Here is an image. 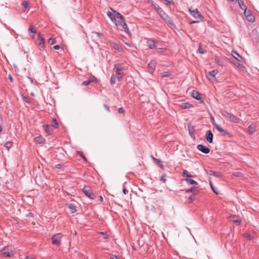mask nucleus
<instances>
[{"instance_id": "nucleus-47", "label": "nucleus", "mask_w": 259, "mask_h": 259, "mask_svg": "<svg viewBox=\"0 0 259 259\" xmlns=\"http://www.w3.org/2000/svg\"><path fill=\"white\" fill-rule=\"evenodd\" d=\"M230 61H231V63L234 64L235 66H236L237 67H239L240 66V64L239 63H237L234 60H233L232 61L231 60Z\"/></svg>"}, {"instance_id": "nucleus-39", "label": "nucleus", "mask_w": 259, "mask_h": 259, "mask_svg": "<svg viewBox=\"0 0 259 259\" xmlns=\"http://www.w3.org/2000/svg\"><path fill=\"white\" fill-rule=\"evenodd\" d=\"M116 77L114 75H112L110 78V83L113 84L116 82Z\"/></svg>"}, {"instance_id": "nucleus-55", "label": "nucleus", "mask_w": 259, "mask_h": 259, "mask_svg": "<svg viewBox=\"0 0 259 259\" xmlns=\"http://www.w3.org/2000/svg\"><path fill=\"white\" fill-rule=\"evenodd\" d=\"M54 49L58 50L60 48V46L59 45H55L53 47Z\"/></svg>"}, {"instance_id": "nucleus-17", "label": "nucleus", "mask_w": 259, "mask_h": 259, "mask_svg": "<svg viewBox=\"0 0 259 259\" xmlns=\"http://www.w3.org/2000/svg\"><path fill=\"white\" fill-rule=\"evenodd\" d=\"M213 125L215 126V128L220 132L224 133L227 135H230V134L227 132V131L223 129L220 125L217 124V123H213Z\"/></svg>"}, {"instance_id": "nucleus-63", "label": "nucleus", "mask_w": 259, "mask_h": 259, "mask_svg": "<svg viewBox=\"0 0 259 259\" xmlns=\"http://www.w3.org/2000/svg\"><path fill=\"white\" fill-rule=\"evenodd\" d=\"M25 259H33L31 257H27Z\"/></svg>"}, {"instance_id": "nucleus-43", "label": "nucleus", "mask_w": 259, "mask_h": 259, "mask_svg": "<svg viewBox=\"0 0 259 259\" xmlns=\"http://www.w3.org/2000/svg\"><path fill=\"white\" fill-rule=\"evenodd\" d=\"M166 49L164 48H157V52L158 53H164Z\"/></svg>"}, {"instance_id": "nucleus-33", "label": "nucleus", "mask_w": 259, "mask_h": 259, "mask_svg": "<svg viewBox=\"0 0 259 259\" xmlns=\"http://www.w3.org/2000/svg\"><path fill=\"white\" fill-rule=\"evenodd\" d=\"M170 75V73L168 71H165L161 73V76L162 77H169Z\"/></svg>"}, {"instance_id": "nucleus-13", "label": "nucleus", "mask_w": 259, "mask_h": 259, "mask_svg": "<svg viewBox=\"0 0 259 259\" xmlns=\"http://www.w3.org/2000/svg\"><path fill=\"white\" fill-rule=\"evenodd\" d=\"M98 82V79L94 77L90 78L88 80L84 81L82 82V85L84 86H88L90 85L91 82Z\"/></svg>"}, {"instance_id": "nucleus-1", "label": "nucleus", "mask_w": 259, "mask_h": 259, "mask_svg": "<svg viewBox=\"0 0 259 259\" xmlns=\"http://www.w3.org/2000/svg\"><path fill=\"white\" fill-rule=\"evenodd\" d=\"M111 10L113 11V13L115 14V16L117 19H118V20L117 21L116 20V23H114L116 26L118 27H121L120 29L122 31H124L125 32H126L127 31H128V29L127 27V26L126 24L125 23L124 18L118 12H117L116 11L113 10L111 9Z\"/></svg>"}, {"instance_id": "nucleus-12", "label": "nucleus", "mask_w": 259, "mask_h": 259, "mask_svg": "<svg viewBox=\"0 0 259 259\" xmlns=\"http://www.w3.org/2000/svg\"><path fill=\"white\" fill-rule=\"evenodd\" d=\"M218 73V71L217 69L212 70L211 71L208 72L206 74V77L209 79L210 80L213 78H214L216 74Z\"/></svg>"}, {"instance_id": "nucleus-32", "label": "nucleus", "mask_w": 259, "mask_h": 259, "mask_svg": "<svg viewBox=\"0 0 259 259\" xmlns=\"http://www.w3.org/2000/svg\"><path fill=\"white\" fill-rule=\"evenodd\" d=\"M29 31L31 33H33L35 34L36 33V30L35 27H34L32 25H30L29 28Z\"/></svg>"}, {"instance_id": "nucleus-52", "label": "nucleus", "mask_w": 259, "mask_h": 259, "mask_svg": "<svg viewBox=\"0 0 259 259\" xmlns=\"http://www.w3.org/2000/svg\"><path fill=\"white\" fill-rule=\"evenodd\" d=\"M48 42L51 45L53 44L54 43V40L52 38H49L48 39Z\"/></svg>"}, {"instance_id": "nucleus-27", "label": "nucleus", "mask_w": 259, "mask_h": 259, "mask_svg": "<svg viewBox=\"0 0 259 259\" xmlns=\"http://www.w3.org/2000/svg\"><path fill=\"white\" fill-rule=\"evenodd\" d=\"M107 16L114 23H116V18L113 16V14L112 12H107Z\"/></svg>"}, {"instance_id": "nucleus-6", "label": "nucleus", "mask_w": 259, "mask_h": 259, "mask_svg": "<svg viewBox=\"0 0 259 259\" xmlns=\"http://www.w3.org/2000/svg\"><path fill=\"white\" fill-rule=\"evenodd\" d=\"M82 192L87 197L91 199H94L96 197V195L93 193L92 190L90 188L84 187L82 189Z\"/></svg>"}, {"instance_id": "nucleus-8", "label": "nucleus", "mask_w": 259, "mask_h": 259, "mask_svg": "<svg viewBox=\"0 0 259 259\" xmlns=\"http://www.w3.org/2000/svg\"><path fill=\"white\" fill-rule=\"evenodd\" d=\"M61 238L62 236L60 233L54 235L52 238V243L54 245H59L60 244Z\"/></svg>"}, {"instance_id": "nucleus-16", "label": "nucleus", "mask_w": 259, "mask_h": 259, "mask_svg": "<svg viewBox=\"0 0 259 259\" xmlns=\"http://www.w3.org/2000/svg\"><path fill=\"white\" fill-rule=\"evenodd\" d=\"M147 43L150 49H154L156 48V42L152 39H148Z\"/></svg>"}, {"instance_id": "nucleus-51", "label": "nucleus", "mask_w": 259, "mask_h": 259, "mask_svg": "<svg viewBox=\"0 0 259 259\" xmlns=\"http://www.w3.org/2000/svg\"><path fill=\"white\" fill-rule=\"evenodd\" d=\"M209 184H210V186L211 187V189H212L213 191L215 193L218 194V193L214 190L213 187L212 186V182H211L210 178H209Z\"/></svg>"}, {"instance_id": "nucleus-53", "label": "nucleus", "mask_w": 259, "mask_h": 259, "mask_svg": "<svg viewBox=\"0 0 259 259\" xmlns=\"http://www.w3.org/2000/svg\"><path fill=\"white\" fill-rule=\"evenodd\" d=\"M110 259H119V258L115 255H111L110 256Z\"/></svg>"}, {"instance_id": "nucleus-56", "label": "nucleus", "mask_w": 259, "mask_h": 259, "mask_svg": "<svg viewBox=\"0 0 259 259\" xmlns=\"http://www.w3.org/2000/svg\"><path fill=\"white\" fill-rule=\"evenodd\" d=\"M166 2V5H168L170 4V2L169 0H164Z\"/></svg>"}, {"instance_id": "nucleus-54", "label": "nucleus", "mask_w": 259, "mask_h": 259, "mask_svg": "<svg viewBox=\"0 0 259 259\" xmlns=\"http://www.w3.org/2000/svg\"><path fill=\"white\" fill-rule=\"evenodd\" d=\"M100 234L103 236V237H104V239H106V238H108L107 235L105 233H104V232H100Z\"/></svg>"}, {"instance_id": "nucleus-5", "label": "nucleus", "mask_w": 259, "mask_h": 259, "mask_svg": "<svg viewBox=\"0 0 259 259\" xmlns=\"http://www.w3.org/2000/svg\"><path fill=\"white\" fill-rule=\"evenodd\" d=\"M189 12L191 15L195 19H198L199 20H202L203 17L198 12L197 9H193L192 7L189 8Z\"/></svg>"}, {"instance_id": "nucleus-35", "label": "nucleus", "mask_w": 259, "mask_h": 259, "mask_svg": "<svg viewBox=\"0 0 259 259\" xmlns=\"http://www.w3.org/2000/svg\"><path fill=\"white\" fill-rule=\"evenodd\" d=\"M244 237L246 239L249 240H251L253 238L251 234H248V233L244 234Z\"/></svg>"}, {"instance_id": "nucleus-59", "label": "nucleus", "mask_w": 259, "mask_h": 259, "mask_svg": "<svg viewBox=\"0 0 259 259\" xmlns=\"http://www.w3.org/2000/svg\"><path fill=\"white\" fill-rule=\"evenodd\" d=\"M28 79L31 83L33 82V79L31 78L28 77Z\"/></svg>"}, {"instance_id": "nucleus-28", "label": "nucleus", "mask_w": 259, "mask_h": 259, "mask_svg": "<svg viewBox=\"0 0 259 259\" xmlns=\"http://www.w3.org/2000/svg\"><path fill=\"white\" fill-rule=\"evenodd\" d=\"M238 3L240 5V8L242 10H245V9H247V7H246V5L244 4V2L242 1H241V0L238 1Z\"/></svg>"}, {"instance_id": "nucleus-11", "label": "nucleus", "mask_w": 259, "mask_h": 259, "mask_svg": "<svg viewBox=\"0 0 259 259\" xmlns=\"http://www.w3.org/2000/svg\"><path fill=\"white\" fill-rule=\"evenodd\" d=\"M37 44L40 48H43L45 46V39L40 33L38 34Z\"/></svg>"}, {"instance_id": "nucleus-21", "label": "nucleus", "mask_w": 259, "mask_h": 259, "mask_svg": "<svg viewBox=\"0 0 259 259\" xmlns=\"http://www.w3.org/2000/svg\"><path fill=\"white\" fill-rule=\"evenodd\" d=\"M44 129L48 135H51L53 132L52 129H51L48 124H45L44 125Z\"/></svg>"}, {"instance_id": "nucleus-2", "label": "nucleus", "mask_w": 259, "mask_h": 259, "mask_svg": "<svg viewBox=\"0 0 259 259\" xmlns=\"http://www.w3.org/2000/svg\"><path fill=\"white\" fill-rule=\"evenodd\" d=\"M154 9L161 17V18L164 20L169 25L174 26V22L171 18L163 11V10L160 8L158 5H156L154 6Z\"/></svg>"}, {"instance_id": "nucleus-36", "label": "nucleus", "mask_w": 259, "mask_h": 259, "mask_svg": "<svg viewBox=\"0 0 259 259\" xmlns=\"http://www.w3.org/2000/svg\"><path fill=\"white\" fill-rule=\"evenodd\" d=\"M183 176L184 177H187V178L191 177V175L188 174V172L187 170H184L183 172Z\"/></svg>"}, {"instance_id": "nucleus-7", "label": "nucleus", "mask_w": 259, "mask_h": 259, "mask_svg": "<svg viewBox=\"0 0 259 259\" xmlns=\"http://www.w3.org/2000/svg\"><path fill=\"white\" fill-rule=\"evenodd\" d=\"M244 14L247 20L250 22H253L254 21L255 19L252 14V12L250 10L245 9L244 12Z\"/></svg>"}, {"instance_id": "nucleus-48", "label": "nucleus", "mask_w": 259, "mask_h": 259, "mask_svg": "<svg viewBox=\"0 0 259 259\" xmlns=\"http://www.w3.org/2000/svg\"><path fill=\"white\" fill-rule=\"evenodd\" d=\"M118 113H123L125 111L124 109L122 107H120L118 110Z\"/></svg>"}, {"instance_id": "nucleus-25", "label": "nucleus", "mask_w": 259, "mask_h": 259, "mask_svg": "<svg viewBox=\"0 0 259 259\" xmlns=\"http://www.w3.org/2000/svg\"><path fill=\"white\" fill-rule=\"evenodd\" d=\"M215 62L220 66H223L224 65L223 62L222 61L221 58H220L219 56H215Z\"/></svg>"}, {"instance_id": "nucleus-45", "label": "nucleus", "mask_w": 259, "mask_h": 259, "mask_svg": "<svg viewBox=\"0 0 259 259\" xmlns=\"http://www.w3.org/2000/svg\"><path fill=\"white\" fill-rule=\"evenodd\" d=\"M165 177H166V175L165 174H164L160 178V180L161 181H162L163 183H165L166 181V180L165 179Z\"/></svg>"}, {"instance_id": "nucleus-38", "label": "nucleus", "mask_w": 259, "mask_h": 259, "mask_svg": "<svg viewBox=\"0 0 259 259\" xmlns=\"http://www.w3.org/2000/svg\"><path fill=\"white\" fill-rule=\"evenodd\" d=\"M233 175L234 176L237 177H241L243 176V174L241 172H240V171L234 172Z\"/></svg>"}, {"instance_id": "nucleus-37", "label": "nucleus", "mask_w": 259, "mask_h": 259, "mask_svg": "<svg viewBox=\"0 0 259 259\" xmlns=\"http://www.w3.org/2000/svg\"><path fill=\"white\" fill-rule=\"evenodd\" d=\"M152 159H153V160L155 162H156L157 163V164H159V166H160V167H162V163H161V160H160V159H157V158H154V157H152Z\"/></svg>"}, {"instance_id": "nucleus-50", "label": "nucleus", "mask_w": 259, "mask_h": 259, "mask_svg": "<svg viewBox=\"0 0 259 259\" xmlns=\"http://www.w3.org/2000/svg\"><path fill=\"white\" fill-rule=\"evenodd\" d=\"M196 190L195 188H191L187 191L188 192H192L194 193Z\"/></svg>"}, {"instance_id": "nucleus-26", "label": "nucleus", "mask_w": 259, "mask_h": 259, "mask_svg": "<svg viewBox=\"0 0 259 259\" xmlns=\"http://www.w3.org/2000/svg\"><path fill=\"white\" fill-rule=\"evenodd\" d=\"M230 220L235 223L237 225H239L241 223V221L239 219H236L235 216H230Z\"/></svg>"}, {"instance_id": "nucleus-3", "label": "nucleus", "mask_w": 259, "mask_h": 259, "mask_svg": "<svg viewBox=\"0 0 259 259\" xmlns=\"http://www.w3.org/2000/svg\"><path fill=\"white\" fill-rule=\"evenodd\" d=\"M221 114L225 118L230 121L235 123H238L239 121V119L237 117L225 110L222 111Z\"/></svg>"}, {"instance_id": "nucleus-49", "label": "nucleus", "mask_w": 259, "mask_h": 259, "mask_svg": "<svg viewBox=\"0 0 259 259\" xmlns=\"http://www.w3.org/2000/svg\"><path fill=\"white\" fill-rule=\"evenodd\" d=\"M194 200V197L193 196H190L188 199L189 203H192Z\"/></svg>"}, {"instance_id": "nucleus-15", "label": "nucleus", "mask_w": 259, "mask_h": 259, "mask_svg": "<svg viewBox=\"0 0 259 259\" xmlns=\"http://www.w3.org/2000/svg\"><path fill=\"white\" fill-rule=\"evenodd\" d=\"M206 173L210 176H213L217 178H220L222 175L219 172L214 171L211 170H205Z\"/></svg>"}, {"instance_id": "nucleus-4", "label": "nucleus", "mask_w": 259, "mask_h": 259, "mask_svg": "<svg viewBox=\"0 0 259 259\" xmlns=\"http://www.w3.org/2000/svg\"><path fill=\"white\" fill-rule=\"evenodd\" d=\"M0 254L5 257H11L14 255V251L9 247L6 246L0 250Z\"/></svg>"}, {"instance_id": "nucleus-20", "label": "nucleus", "mask_w": 259, "mask_h": 259, "mask_svg": "<svg viewBox=\"0 0 259 259\" xmlns=\"http://www.w3.org/2000/svg\"><path fill=\"white\" fill-rule=\"evenodd\" d=\"M180 107L183 109H189L191 107H192L193 106L191 104L188 102L182 103L180 104Z\"/></svg>"}, {"instance_id": "nucleus-44", "label": "nucleus", "mask_w": 259, "mask_h": 259, "mask_svg": "<svg viewBox=\"0 0 259 259\" xmlns=\"http://www.w3.org/2000/svg\"><path fill=\"white\" fill-rule=\"evenodd\" d=\"M78 154L80 157H81L84 159V160L87 161L86 157L84 156L82 152H78Z\"/></svg>"}, {"instance_id": "nucleus-41", "label": "nucleus", "mask_w": 259, "mask_h": 259, "mask_svg": "<svg viewBox=\"0 0 259 259\" xmlns=\"http://www.w3.org/2000/svg\"><path fill=\"white\" fill-rule=\"evenodd\" d=\"M93 37H95L96 36L98 37L99 38H100L102 36V34H101L99 32H93Z\"/></svg>"}, {"instance_id": "nucleus-19", "label": "nucleus", "mask_w": 259, "mask_h": 259, "mask_svg": "<svg viewBox=\"0 0 259 259\" xmlns=\"http://www.w3.org/2000/svg\"><path fill=\"white\" fill-rule=\"evenodd\" d=\"M148 67L151 71H153L156 67V62L155 61H150L148 64Z\"/></svg>"}, {"instance_id": "nucleus-42", "label": "nucleus", "mask_w": 259, "mask_h": 259, "mask_svg": "<svg viewBox=\"0 0 259 259\" xmlns=\"http://www.w3.org/2000/svg\"><path fill=\"white\" fill-rule=\"evenodd\" d=\"M5 146L8 149H9L12 146V143L11 142H7L5 143Z\"/></svg>"}, {"instance_id": "nucleus-62", "label": "nucleus", "mask_w": 259, "mask_h": 259, "mask_svg": "<svg viewBox=\"0 0 259 259\" xmlns=\"http://www.w3.org/2000/svg\"><path fill=\"white\" fill-rule=\"evenodd\" d=\"M3 131V128L2 127V126L0 125V133H1Z\"/></svg>"}, {"instance_id": "nucleus-14", "label": "nucleus", "mask_w": 259, "mask_h": 259, "mask_svg": "<svg viewBox=\"0 0 259 259\" xmlns=\"http://www.w3.org/2000/svg\"><path fill=\"white\" fill-rule=\"evenodd\" d=\"M205 138L209 143H211L212 142L213 134L210 131L208 130L206 132Z\"/></svg>"}, {"instance_id": "nucleus-34", "label": "nucleus", "mask_w": 259, "mask_h": 259, "mask_svg": "<svg viewBox=\"0 0 259 259\" xmlns=\"http://www.w3.org/2000/svg\"><path fill=\"white\" fill-rule=\"evenodd\" d=\"M116 78L118 79V81L121 80L122 79V74L121 72H116Z\"/></svg>"}, {"instance_id": "nucleus-57", "label": "nucleus", "mask_w": 259, "mask_h": 259, "mask_svg": "<svg viewBox=\"0 0 259 259\" xmlns=\"http://www.w3.org/2000/svg\"><path fill=\"white\" fill-rule=\"evenodd\" d=\"M99 201H100V202H102V201H103V199L102 196H100L99 197Z\"/></svg>"}, {"instance_id": "nucleus-58", "label": "nucleus", "mask_w": 259, "mask_h": 259, "mask_svg": "<svg viewBox=\"0 0 259 259\" xmlns=\"http://www.w3.org/2000/svg\"><path fill=\"white\" fill-rule=\"evenodd\" d=\"M127 192V191L126 190L125 188L123 189V193L125 195L126 193Z\"/></svg>"}, {"instance_id": "nucleus-10", "label": "nucleus", "mask_w": 259, "mask_h": 259, "mask_svg": "<svg viewBox=\"0 0 259 259\" xmlns=\"http://www.w3.org/2000/svg\"><path fill=\"white\" fill-rule=\"evenodd\" d=\"M197 148L198 150L205 154H207L210 152V150L208 147L201 144L198 145Z\"/></svg>"}, {"instance_id": "nucleus-9", "label": "nucleus", "mask_w": 259, "mask_h": 259, "mask_svg": "<svg viewBox=\"0 0 259 259\" xmlns=\"http://www.w3.org/2000/svg\"><path fill=\"white\" fill-rule=\"evenodd\" d=\"M191 96L193 98L200 101L201 103L203 102V99L201 97V94L196 91H193Z\"/></svg>"}, {"instance_id": "nucleus-31", "label": "nucleus", "mask_w": 259, "mask_h": 259, "mask_svg": "<svg viewBox=\"0 0 259 259\" xmlns=\"http://www.w3.org/2000/svg\"><path fill=\"white\" fill-rule=\"evenodd\" d=\"M52 125L55 128H56L58 127V123L57 122V120L55 118H54L53 119Z\"/></svg>"}, {"instance_id": "nucleus-61", "label": "nucleus", "mask_w": 259, "mask_h": 259, "mask_svg": "<svg viewBox=\"0 0 259 259\" xmlns=\"http://www.w3.org/2000/svg\"><path fill=\"white\" fill-rule=\"evenodd\" d=\"M199 21H194L191 22V23H198Z\"/></svg>"}, {"instance_id": "nucleus-29", "label": "nucleus", "mask_w": 259, "mask_h": 259, "mask_svg": "<svg viewBox=\"0 0 259 259\" xmlns=\"http://www.w3.org/2000/svg\"><path fill=\"white\" fill-rule=\"evenodd\" d=\"M67 206L69 208V209H70L71 213H74L76 211V210L75 208V206L73 205H72L71 204H68Z\"/></svg>"}, {"instance_id": "nucleus-64", "label": "nucleus", "mask_w": 259, "mask_h": 259, "mask_svg": "<svg viewBox=\"0 0 259 259\" xmlns=\"http://www.w3.org/2000/svg\"><path fill=\"white\" fill-rule=\"evenodd\" d=\"M125 45H127L128 47H130V45L128 43H125Z\"/></svg>"}, {"instance_id": "nucleus-23", "label": "nucleus", "mask_w": 259, "mask_h": 259, "mask_svg": "<svg viewBox=\"0 0 259 259\" xmlns=\"http://www.w3.org/2000/svg\"><path fill=\"white\" fill-rule=\"evenodd\" d=\"M114 69H115L116 72H121V71L123 69V67L120 64H115Z\"/></svg>"}, {"instance_id": "nucleus-40", "label": "nucleus", "mask_w": 259, "mask_h": 259, "mask_svg": "<svg viewBox=\"0 0 259 259\" xmlns=\"http://www.w3.org/2000/svg\"><path fill=\"white\" fill-rule=\"evenodd\" d=\"M21 5L25 9H26L28 7V6H29L28 3L26 1L23 2L22 3Z\"/></svg>"}, {"instance_id": "nucleus-30", "label": "nucleus", "mask_w": 259, "mask_h": 259, "mask_svg": "<svg viewBox=\"0 0 259 259\" xmlns=\"http://www.w3.org/2000/svg\"><path fill=\"white\" fill-rule=\"evenodd\" d=\"M186 181L187 182L189 183L191 185H197V183L195 181H194L192 179H189V178H186Z\"/></svg>"}, {"instance_id": "nucleus-24", "label": "nucleus", "mask_w": 259, "mask_h": 259, "mask_svg": "<svg viewBox=\"0 0 259 259\" xmlns=\"http://www.w3.org/2000/svg\"><path fill=\"white\" fill-rule=\"evenodd\" d=\"M110 46L116 50L121 51V47L118 44H117L116 43H114L113 42H111Z\"/></svg>"}, {"instance_id": "nucleus-46", "label": "nucleus", "mask_w": 259, "mask_h": 259, "mask_svg": "<svg viewBox=\"0 0 259 259\" xmlns=\"http://www.w3.org/2000/svg\"><path fill=\"white\" fill-rule=\"evenodd\" d=\"M198 51L200 54H203L205 53V51L203 49L201 48L200 47H199Z\"/></svg>"}, {"instance_id": "nucleus-18", "label": "nucleus", "mask_w": 259, "mask_h": 259, "mask_svg": "<svg viewBox=\"0 0 259 259\" xmlns=\"http://www.w3.org/2000/svg\"><path fill=\"white\" fill-rule=\"evenodd\" d=\"M256 130V127L255 125L251 124L250 125L247 129V132L249 134H252Z\"/></svg>"}, {"instance_id": "nucleus-60", "label": "nucleus", "mask_w": 259, "mask_h": 259, "mask_svg": "<svg viewBox=\"0 0 259 259\" xmlns=\"http://www.w3.org/2000/svg\"><path fill=\"white\" fill-rule=\"evenodd\" d=\"M9 79L10 80V81H11V82H12V81H13V78H12V77L11 76V75H10L9 76Z\"/></svg>"}, {"instance_id": "nucleus-22", "label": "nucleus", "mask_w": 259, "mask_h": 259, "mask_svg": "<svg viewBox=\"0 0 259 259\" xmlns=\"http://www.w3.org/2000/svg\"><path fill=\"white\" fill-rule=\"evenodd\" d=\"M232 56L233 57L236 59L238 61H241L242 60V57L240 56V55L236 52L233 51L232 52Z\"/></svg>"}]
</instances>
